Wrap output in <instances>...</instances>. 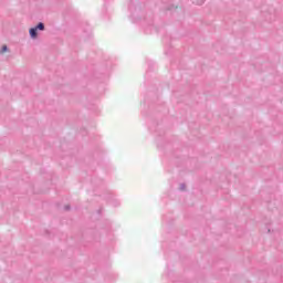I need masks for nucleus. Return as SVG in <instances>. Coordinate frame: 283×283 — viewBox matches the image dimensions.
I'll return each instance as SVG.
<instances>
[{
    "label": "nucleus",
    "mask_w": 283,
    "mask_h": 283,
    "mask_svg": "<svg viewBox=\"0 0 283 283\" xmlns=\"http://www.w3.org/2000/svg\"><path fill=\"white\" fill-rule=\"evenodd\" d=\"M35 29L39 31V30H41V31H43V30H45V24L43 23V22H40V23H38V25L35 27Z\"/></svg>",
    "instance_id": "f03ea898"
},
{
    "label": "nucleus",
    "mask_w": 283,
    "mask_h": 283,
    "mask_svg": "<svg viewBox=\"0 0 283 283\" xmlns=\"http://www.w3.org/2000/svg\"><path fill=\"white\" fill-rule=\"evenodd\" d=\"M195 6H202L205 3V0H191Z\"/></svg>",
    "instance_id": "7ed1b4c3"
},
{
    "label": "nucleus",
    "mask_w": 283,
    "mask_h": 283,
    "mask_svg": "<svg viewBox=\"0 0 283 283\" xmlns=\"http://www.w3.org/2000/svg\"><path fill=\"white\" fill-rule=\"evenodd\" d=\"M8 50V45H3L1 49V54H3Z\"/></svg>",
    "instance_id": "20e7f679"
},
{
    "label": "nucleus",
    "mask_w": 283,
    "mask_h": 283,
    "mask_svg": "<svg viewBox=\"0 0 283 283\" xmlns=\"http://www.w3.org/2000/svg\"><path fill=\"white\" fill-rule=\"evenodd\" d=\"M65 211H70V206L64 207Z\"/></svg>",
    "instance_id": "423d86ee"
},
{
    "label": "nucleus",
    "mask_w": 283,
    "mask_h": 283,
    "mask_svg": "<svg viewBox=\"0 0 283 283\" xmlns=\"http://www.w3.org/2000/svg\"><path fill=\"white\" fill-rule=\"evenodd\" d=\"M185 189H187V186H186L185 184H181V185H180V190H181V191H185Z\"/></svg>",
    "instance_id": "39448f33"
},
{
    "label": "nucleus",
    "mask_w": 283,
    "mask_h": 283,
    "mask_svg": "<svg viewBox=\"0 0 283 283\" xmlns=\"http://www.w3.org/2000/svg\"><path fill=\"white\" fill-rule=\"evenodd\" d=\"M29 33H30L31 39H36L39 36L38 29H35V27L31 28L29 30Z\"/></svg>",
    "instance_id": "f257e3e1"
}]
</instances>
